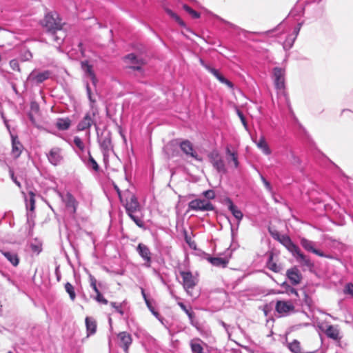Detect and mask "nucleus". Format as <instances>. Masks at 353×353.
Instances as JSON below:
<instances>
[{
	"label": "nucleus",
	"mask_w": 353,
	"mask_h": 353,
	"mask_svg": "<svg viewBox=\"0 0 353 353\" xmlns=\"http://www.w3.org/2000/svg\"><path fill=\"white\" fill-rule=\"evenodd\" d=\"M41 24L54 41L59 45L63 42L65 34L62 31L63 22L57 12L47 13L42 20Z\"/></svg>",
	"instance_id": "nucleus-1"
},
{
	"label": "nucleus",
	"mask_w": 353,
	"mask_h": 353,
	"mask_svg": "<svg viewBox=\"0 0 353 353\" xmlns=\"http://www.w3.org/2000/svg\"><path fill=\"white\" fill-rule=\"evenodd\" d=\"M124 203H121L124 206L127 214L139 228H144L145 223L143 219L135 214L141 209L137 196L129 191L124 194Z\"/></svg>",
	"instance_id": "nucleus-2"
},
{
	"label": "nucleus",
	"mask_w": 353,
	"mask_h": 353,
	"mask_svg": "<svg viewBox=\"0 0 353 353\" xmlns=\"http://www.w3.org/2000/svg\"><path fill=\"white\" fill-rule=\"evenodd\" d=\"M279 242L281 243L292 254L297 262L308 268L314 266V264L310 258L301 252L299 246L293 243L288 235L283 234Z\"/></svg>",
	"instance_id": "nucleus-3"
},
{
	"label": "nucleus",
	"mask_w": 353,
	"mask_h": 353,
	"mask_svg": "<svg viewBox=\"0 0 353 353\" xmlns=\"http://www.w3.org/2000/svg\"><path fill=\"white\" fill-rule=\"evenodd\" d=\"M98 143L103 154V161L106 163L108 162L110 153L114 152L111 132L105 131L100 136L98 135Z\"/></svg>",
	"instance_id": "nucleus-4"
},
{
	"label": "nucleus",
	"mask_w": 353,
	"mask_h": 353,
	"mask_svg": "<svg viewBox=\"0 0 353 353\" xmlns=\"http://www.w3.org/2000/svg\"><path fill=\"white\" fill-rule=\"evenodd\" d=\"M208 157L210 163L219 174L222 175L227 173L228 170L225 161L217 150L211 151L208 154Z\"/></svg>",
	"instance_id": "nucleus-5"
},
{
	"label": "nucleus",
	"mask_w": 353,
	"mask_h": 353,
	"mask_svg": "<svg viewBox=\"0 0 353 353\" xmlns=\"http://www.w3.org/2000/svg\"><path fill=\"white\" fill-rule=\"evenodd\" d=\"M180 275L185 291L189 296H193L192 292L199 283L198 278L194 276L190 271H180Z\"/></svg>",
	"instance_id": "nucleus-6"
},
{
	"label": "nucleus",
	"mask_w": 353,
	"mask_h": 353,
	"mask_svg": "<svg viewBox=\"0 0 353 353\" xmlns=\"http://www.w3.org/2000/svg\"><path fill=\"white\" fill-rule=\"evenodd\" d=\"M285 70L279 67H275L272 70V79L274 87L278 93H284Z\"/></svg>",
	"instance_id": "nucleus-7"
},
{
	"label": "nucleus",
	"mask_w": 353,
	"mask_h": 353,
	"mask_svg": "<svg viewBox=\"0 0 353 353\" xmlns=\"http://www.w3.org/2000/svg\"><path fill=\"white\" fill-rule=\"evenodd\" d=\"M188 209L194 211H212L214 206L208 200L196 199L189 202Z\"/></svg>",
	"instance_id": "nucleus-8"
},
{
	"label": "nucleus",
	"mask_w": 353,
	"mask_h": 353,
	"mask_svg": "<svg viewBox=\"0 0 353 353\" xmlns=\"http://www.w3.org/2000/svg\"><path fill=\"white\" fill-rule=\"evenodd\" d=\"M136 251L144 261V266L148 268H150L152 262V254L148 246L142 243H139L136 248Z\"/></svg>",
	"instance_id": "nucleus-9"
},
{
	"label": "nucleus",
	"mask_w": 353,
	"mask_h": 353,
	"mask_svg": "<svg viewBox=\"0 0 353 353\" xmlns=\"http://www.w3.org/2000/svg\"><path fill=\"white\" fill-rule=\"evenodd\" d=\"M201 65L205 68L209 72H210L214 77H216L221 83L226 85L229 88L233 89L234 84L232 81L227 79L223 74H221L219 71L211 67L210 65L205 63V62L203 59H200Z\"/></svg>",
	"instance_id": "nucleus-10"
},
{
	"label": "nucleus",
	"mask_w": 353,
	"mask_h": 353,
	"mask_svg": "<svg viewBox=\"0 0 353 353\" xmlns=\"http://www.w3.org/2000/svg\"><path fill=\"white\" fill-rule=\"evenodd\" d=\"M59 195L61 201L64 203L65 208L70 212V213L73 214H75L77 212L78 202L74 196L69 192H67L65 194L59 192Z\"/></svg>",
	"instance_id": "nucleus-11"
},
{
	"label": "nucleus",
	"mask_w": 353,
	"mask_h": 353,
	"mask_svg": "<svg viewBox=\"0 0 353 353\" xmlns=\"http://www.w3.org/2000/svg\"><path fill=\"white\" fill-rule=\"evenodd\" d=\"M97 113V110H92L91 112H87L84 117L79 121L77 125V130L79 131H83L89 129L92 125H95L94 117Z\"/></svg>",
	"instance_id": "nucleus-12"
},
{
	"label": "nucleus",
	"mask_w": 353,
	"mask_h": 353,
	"mask_svg": "<svg viewBox=\"0 0 353 353\" xmlns=\"http://www.w3.org/2000/svg\"><path fill=\"white\" fill-rule=\"evenodd\" d=\"M276 311L281 316H288L295 312V307L291 301H278L275 306Z\"/></svg>",
	"instance_id": "nucleus-13"
},
{
	"label": "nucleus",
	"mask_w": 353,
	"mask_h": 353,
	"mask_svg": "<svg viewBox=\"0 0 353 353\" xmlns=\"http://www.w3.org/2000/svg\"><path fill=\"white\" fill-rule=\"evenodd\" d=\"M79 158L84 163L85 166L90 171H94L98 172L100 170V167L97 162L94 160V159L91 155L90 151L88 150L87 155L85 154H79Z\"/></svg>",
	"instance_id": "nucleus-14"
},
{
	"label": "nucleus",
	"mask_w": 353,
	"mask_h": 353,
	"mask_svg": "<svg viewBox=\"0 0 353 353\" xmlns=\"http://www.w3.org/2000/svg\"><path fill=\"white\" fill-rule=\"evenodd\" d=\"M48 161L53 165H60L63 161L62 150L59 147H54L47 154Z\"/></svg>",
	"instance_id": "nucleus-15"
},
{
	"label": "nucleus",
	"mask_w": 353,
	"mask_h": 353,
	"mask_svg": "<svg viewBox=\"0 0 353 353\" xmlns=\"http://www.w3.org/2000/svg\"><path fill=\"white\" fill-rule=\"evenodd\" d=\"M301 245L309 252H312L319 256L328 258L329 256L324 254L322 251L316 249V243L308 240L305 238H302L300 240Z\"/></svg>",
	"instance_id": "nucleus-16"
},
{
	"label": "nucleus",
	"mask_w": 353,
	"mask_h": 353,
	"mask_svg": "<svg viewBox=\"0 0 353 353\" xmlns=\"http://www.w3.org/2000/svg\"><path fill=\"white\" fill-rule=\"evenodd\" d=\"M223 255L224 256H217V257H212L210 256L208 258V261L214 266L221 267V268H226L229 263V260L231 256V253L229 254H221L220 256Z\"/></svg>",
	"instance_id": "nucleus-17"
},
{
	"label": "nucleus",
	"mask_w": 353,
	"mask_h": 353,
	"mask_svg": "<svg viewBox=\"0 0 353 353\" xmlns=\"http://www.w3.org/2000/svg\"><path fill=\"white\" fill-rule=\"evenodd\" d=\"M181 151L187 156L191 157L196 160H200L199 155L194 150L192 143L188 140H183L179 145Z\"/></svg>",
	"instance_id": "nucleus-18"
},
{
	"label": "nucleus",
	"mask_w": 353,
	"mask_h": 353,
	"mask_svg": "<svg viewBox=\"0 0 353 353\" xmlns=\"http://www.w3.org/2000/svg\"><path fill=\"white\" fill-rule=\"evenodd\" d=\"M117 337L119 345L123 349L125 353H128V349L132 342L131 334L127 332H121L118 334Z\"/></svg>",
	"instance_id": "nucleus-19"
},
{
	"label": "nucleus",
	"mask_w": 353,
	"mask_h": 353,
	"mask_svg": "<svg viewBox=\"0 0 353 353\" xmlns=\"http://www.w3.org/2000/svg\"><path fill=\"white\" fill-rule=\"evenodd\" d=\"M50 74V73L48 70L41 72H37L34 70L29 74L28 80L39 84L49 79Z\"/></svg>",
	"instance_id": "nucleus-20"
},
{
	"label": "nucleus",
	"mask_w": 353,
	"mask_h": 353,
	"mask_svg": "<svg viewBox=\"0 0 353 353\" xmlns=\"http://www.w3.org/2000/svg\"><path fill=\"white\" fill-rule=\"evenodd\" d=\"M231 147V145H228L225 147V154L227 156V160L229 163L232 161L233 163L234 167L235 168H238L240 164L239 161V154L237 150H232Z\"/></svg>",
	"instance_id": "nucleus-21"
},
{
	"label": "nucleus",
	"mask_w": 353,
	"mask_h": 353,
	"mask_svg": "<svg viewBox=\"0 0 353 353\" xmlns=\"http://www.w3.org/2000/svg\"><path fill=\"white\" fill-rule=\"evenodd\" d=\"M286 275L292 285L299 284L302 279L301 274L296 267L288 270Z\"/></svg>",
	"instance_id": "nucleus-22"
},
{
	"label": "nucleus",
	"mask_w": 353,
	"mask_h": 353,
	"mask_svg": "<svg viewBox=\"0 0 353 353\" xmlns=\"http://www.w3.org/2000/svg\"><path fill=\"white\" fill-rule=\"evenodd\" d=\"M12 139V155L14 159H17L20 157L22 150L23 148L21 142L18 140L17 136L11 134Z\"/></svg>",
	"instance_id": "nucleus-23"
},
{
	"label": "nucleus",
	"mask_w": 353,
	"mask_h": 353,
	"mask_svg": "<svg viewBox=\"0 0 353 353\" xmlns=\"http://www.w3.org/2000/svg\"><path fill=\"white\" fill-rule=\"evenodd\" d=\"M225 203L228 205V210L235 219L240 221L243 219V214L242 212L234 204L232 200L230 198H226L225 199Z\"/></svg>",
	"instance_id": "nucleus-24"
},
{
	"label": "nucleus",
	"mask_w": 353,
	"mask_h": 353,
	"mask_svg": "<svg viewBox=\"0 0 353 353\" xmlns=\"http://www.w3.org/2000/svg\"><path fill=\"white\" fill-rule=\"evenodd\" d=\"M252 141L256 143L258 148L260 149L264 154H271L272 151L263 136H261L258 141L252 138Z\"/></svg>",
	"instance_id": "nucleus-25"
},
{
	"label": "nucleus",
	"mask_w": 353,
	"mask_h": 353,
	"mask_svg": "<svg viewBox=\"0 0 353 353\" xmlns=\"http://www.w3.org/2000/svg\"><path fill=\"white\" fill-rule=\"evenodd\" d=\"M85 326H86L88 336L95 334V332L97 331L96 321L92 317L87 316L85 318Z\"/></svg>",
	"instance_id": "nucleus-26"
},
{
	"label": "nucleus",
	"mask_w": 353,
	"mask_h": 353,
	"mask_svg": "<svg viewBox=\"0 0 353 353\" xmlns=\"http://www.w3.org/2000/svg\"><path fill=\"white\" fill-rule=\"evenodd\" d=\"M5 258L14 266H17L19 263L18 254L12 251H5L2 252Z\"/></svg>",
	"instance_id": "nucleus-27"
},
{
	"label": "nucleus",
	"mask_w": 353,
	"mask_h": 353,
	"mask_svg": "<svg viewBox=\"0 0 353 353\" xmlns=\"http://www.w3.org/2000/svg\"><path fill=\"white\" fill-rule=\"evenodd\" d=\"M325 334L328 338L335 341H339L341 339L339 329L333 325H329L327 327Z\"/></svg>",
	"instance_id": "nucleus-28"
},
{
	"label": "nucleus",
	"mask_w": 353,
	"mask_h": 353,
	"mask_svg": "<svg viewBox=\"0 0 353 353\" xmlns=\"http://www.w3.org/2000/svg\"><path fill=\"white\" fill-rule=\"evenodd\" d=\"M71 125V120L68 117L59 118L56 123V127L59 130H67Z\"/></svg>",
	"instance_id": "nucleus-29"
},
{
	"label": "nucleus",
	"mask_w": 353,
	"mask_h": 353,
	"mask_svg": "<svg viewBox=\"0 0 353 353\" xmlns=\"http://www.w3.org/2000/svg\"><path fill=\"white\" fill-rule=\"evenodd\" d=\"M273 258V252L269 253L268 259L266 263L267 268L274 272H279L281 270V268L274 261Z\"/></svg>",
	"instance_id": "nucleus-30"
},
{
	"label": "nucleus",
	"mask_w": 353,
	"mask_h": 353,
	"mask_svg": "<svg viewBox=\"0 0 353 353\" xmlns=\"http://www.w3.org/2000/svg\"><path fill=\"white\" fill-rule=\"evenodd\" d=\"M288 349L292 353H315V352H303L301 351V343L296 340L294 339L291 343H288Z\"/></svg>",
	"instance_id": "nucleus-31"
},
{
	"label": "nucleus",
	"mask_w": 353,
	"mask_h": 353,
	"mask_svg": "<svg viewBox=\"0 0 353 353\" xmlns=\"http://www.w3.org/2000/svg\"><path fill=\"white\" fill-rule=\"evenodd\" d=\"M298 34H296L295 32H294V31L292 32V34H288L283 42V48L285 50L290 49L293 46V44Z\"/></svg>",
	"instance_id": "nucleus-32"
},
{
	"label": "nucleus",
	"mask_w": 353,
	"mask_h": 353,
	"mask_svg": "<svg viewBox=\"0 0 353 353\" xmlns=\"http://www.w3.org/2000/svg\"><path fill=\"white\" fill-rule=\"evenodd\" d=\"M81 66H82V68L85 71V72L90 75L92 83L94 84H95L96 77L92 70V65L90 64H89L88 61H85L81 62Z\"/></svg>",
	"instance_id": "nucleus-33"
},
{
	"label": "nucleus",
	"mask_w": 353,
	"mask_h": 353,
	"mask_svg": "<svg viewBox=\"0 0 353 353\" xmlns=\"http://www.w3.org/2000/svg\"><path fill=\"white\" fill-rule=\"evenodd\" d=\"M29 247L31 252L37 255L42 251V243L37 239L30 243Z\"/></svg>",
	"instance_id": "nucleus-34"
},
{
	"label": "nucleus",
	"mask_w": 353,
	"mask_h": 353,
	"mask_svg": "<svg viewBox=\"0 0 353 353\" xmlns=\"http://www.w3.org/2000/svg\"><path fill=\"white\" fill-rule=\"evenodd\" d=\"M29 195V199H26V209L27 212H34V208H35V194L30 191L28 193Z\"/></svg>",
	"instance_id": "nucleus-35"
},
{
	"label": "nucleus",
	"mask_w": 353,
	"mask_h": 353,
	"mask_svg": "<svg viewBox=\"0 0 353 353\" xmlns=\"http://www.w3.org/2000/svg\"><path fill=\"white\" fill-rule=\"evenodd\" d=\"M178 305L181 308V310L184 311L185 313L188 315L190 323L192 325L195 326L196 325L194 323V319L195 317L194 312H192L191 310L188 309L186 305L182 302H179Z\"/></svg>",
	"instance_id": "nucleus-36"
},
{
	"label": "nucleus",
	"mask_w": 353,
	"mask_h": 353,
	"mask_svg": "<svg viewBox=\"0 0 353 353\" xmlns=\"http://www.w3.org/2000/svg\"><path fill=\"white\" fill-rule=\"evenodd\" d=\"M166 13L173 19L175 20V21L181 27H185V22L180 18V17L174 12L172 10L169 8L165 9Z\"/></svg>",
	"instance_id": "nucleus-37"
},
{
	"label": "nucleus",
	"mask_w": 353,
	"mask_h": 353,
	"mask_svg": "<svg viewBox=\"0 0 353 353\" xmlns=\"http://www.w3.org/2000/svg\"><path fill=\"white\" fill-rule=\"evenodd\" d=\"M26 216H27V222H26V224L28 225L29 227V234L30 235H32L31 232L33 230V228L34 226V212H27L26 213Z\"/></svg>",
	"instance_id": "nucleus-38"
},
{
	"label": "nucleus",
	"mask_w": 353,
	"mask_h": 353,
	"mask_svg": "<svg viewBox=\"0 0 353 353\" xmlns=\"http://www.w3.org/2000/svg\"><path fill=\"white\" fill-rule=\"evenodd\" d=\"M65 290L66 292L69 294L70 299L72 301H74L76 298V293L74 286L70 283L67 282L65 284Z\"/></svg>",
	"instance_id": "nucleus-39"
},
{
	"label": "nucleus",
	"mask_w": 353,
	"mask_h": 353,
	"mask_svg": "<svg viewBox=\"0 0 353 353\" xmlns=\"http://www.w3.org/2000/svg\"><path fill=\"white\" fill-rule=\"evenodd\" d=\"M75 146L82 152L85 150V144L79 137H74L73 140Z\"/></svg>",
	"instance_id": "nucleus-40"
},
{
	"label": "nucleus",
	"mask_w": 353,
	"mask_h": 353,
	"mask_svg": "<svg viewBox=\"0 0 353 353\" xmlns=\"http://www.w3.org/2000/svg\"><path fill=\"white\" fill-rule=\"evenodd\" d=\"M94 292L96 293V296L94 297V299H95L99 303L104 305H107L108 303V301L103 297L99 289H97V291Z\"/></svg>",
	"instance_id": "nucleus-41"
},
{
	"label": "nucleus",
	"mask_w": 353,
	"mask_h": 353,
	"mask_svg": "<svg viewBox=\"0 0 353 353\" xmlns=\"http://www.w3.org/2000/svg\"><path fill=\"white\" fill-rule=\"evenodd\" d=\"M343 292L344 294L350 295L353 297V283H346L343 288Z\"/></svg>",
	"instance_id": "nucleus-42"
},
{
	"label": "nucleus",
	"mask_w": 353,
	"mask_h": 353,
	"mask_svg": "<svg viewBox=\"0 0 353 353\" xmlns=\"http://www.w3.org/2000/svg\"><path fill=\"white\" fill-rule=\"evenodd\" d=\"M86 92H87V95H88V99L90 103V107L93 110L94 104L96 102V100L94 99H93V97L92 96L91 88L88 83L86 84Z\"/></svg>",
	"instance_id": "nucleus-43"
},
{
	"label": "nucleus",
	"mask_w": 353,
	"mask_h": 353,
	"mask_svg": "<svg viewBox=\"0 0 353 353\" xmlns=\"http://www.w3.org/2000/svg\"><path fill=\"white\" fill-rule=\"evenodd\" d=\"M110 304L111 307L115 310V312H117L121 316L124 314V310H123V307L121 306V305L117 302H110Z\"/></svg>",
	"instance_id": "nucleus-44"
},
{
	"label": "nucleus",
	"mask_w": 353,
	"mask_h": 353,
	"mask_svg": "<svg viewBox=\"0 0 353 353\" xmlns=\"http://www.w3.org/2000/svg\"><path fill=\"white\" fill-rule=\"evenodd\" d=\"M236 114H237L238 117H239V119H241V121L243 127L248 131V123H247V121H246V119H245V117L243 113L239 109H236Z\"/></svg>",
	"instance_id": "nucleus-45"
},
{
	"label": "nucleus",
	"mask_w": 353,
	"mask_h": 353,
	"mask_svg": "<svg viewBox=\"0 0 353 353\" xmlns=\"http://www.w3.org/2000/svg\"><path fill=\"white\" fill-rule=\"evenodd\" d=\"M9 174L12 181L19 188H21V183L18 181L17 178L14 176V172L12 168H9Z\"/></svg>",
	"instance_id": "nucleus-46"
},
{
	"label": "nucleus",
	"mask_w": 353,
	"mask_h": 353,
	"mask_svg": "<svg viewBox=\"0 0 353 353\" xmlns=\"http://www.w3.org/2000/svg\"><path fill=\"white\" fill-rule=\"evenodd\" d=\"M303 11L304 8L302 6H296L291 10L290 14L293 16L301 15L303 13Z\"/></svg>",
	"instance_id": "nucleus-47"
},
{
	"label": "nucleus",
	"mask_w": 353,
	"mask_h": 353,
	"mask_svg": "<svg viewBox=\"0 0 353 353\" xmlns=\"http://www.w3.org/2000/svg\"><path fill=\"white\" fill-rule=\"evenodd\" d=\"M203 195L208 200L215 198V192L212 190H205L203 192Z\"/></svg>",
	"instance_id": "nucleus-48"
},
{
	"label": "nucleus",
	"mask_w": 353,
	"mask_h": 353,
	"mask_svg": "<svg viewBox=\"0 0 353 353\" xmlns=\"http://www.w3.org/2000/svg\"><path fill=\"white\" fill-rule=\"evenodd\" d=\"M125 61H128V62H130V63H137V56L133 54V53H130V54H127L125 57Z\"/></svg>",
	"instance_id": "nucleus-49"
},
{
	"label": "nucleus",
	"mask_w": 353,
	"mask_h": 353,
	"mask_svg": "<svg viewBox=\"0 0 353 353\" xmlns=\"http://www.w3.org/2000/svg\"><path fill=\"white\" fill-rule=\"evenodd\" d=\"M89 281L91 288L94 291H97V279L92 274L89 275Z\"/></svg>",
	"instance_id": "nucleus-50"
},
{
	"label": "nucleus",
	"mask_w": 353,
	"mask_h": 353,
	"mask_svg": "<svg viewBox=\"0 0 353 353\" xmlns=\"http://www.w3.org/2000/svg\"><path fill=\"white\" fill-rule=\"evenodd\" d=\"M260 178L263 183L265 188L269 191L271 192L272 188L270 183L263 176V174H260Z\"/></svg>",
	"instance_id": "nucleus-51"
},
{
	"label": "nucleus",
	"mask_w": 353,
	"mask_h": 353,
	"mask_svg": "<svg viewBox=\"0 0 353 353\" xmlns=\"http://www.w3.org/2000/svg\"><path fill=\"white\" fill-rule=\"evenodd\" d=\"M154 303L155 302L153 300L146 301L145 304L151 313L156 310L154 307Z\"/></svg>",
	"instance_id": "nucleus-52"
},
{
	"label": "nucleus",
	"mask_w": 353,
	"mask_h": 353,
	"mask_svg": "<svg viewBox=\"0 0 353 353\" xmlns=\"http://www.w3.org/2000/svg\"><path fill=\"white\" fill-rule=\"evenodd\" d=\"M185 241L189 245V246L191 248H194V249L196 248V243H195V242L192 241L191 240V238L190 236H188V235L185 236Z\"/></svg>",
	"instance_id": "nucleus-53"
},
{
	"label": "nucleus",
	"mask_w": 353,
	"mask_h": 353,
	"mask_svg": "<svg viewBox=\"0 0 353 353\" xmlns=\"http://www.w3.org/2000/svg\"><path fill=\"white\" fill-rule=\"evenodd\" d=\"M223 23H225V24H227L230 28L234 29V30H239V31H241V32H244L243 30L241 29L239 27H238L237 26L229 22V21H225V20H222Z\"/></svg>",
	"instance_id": "nucleus-54"
},
{
	"label": "nucleus",
	"mask_w": 353,
	"mask_h": 353,
	"mask_svg": "<svg viewBox=\"0 0 353 353\" xmlns=\"http://www.w3.org/2000/svg\"><path fill=\"white\" fill-rule=\"evenodd\" d=\"M270 234L272 236V237L274 239V240H276V241H279V239H281V236H283V234H281L278 231H270Z\"/></svg>",
	"instance_id": "nucleus-55"
},
{
	"label": "nucleus",
	"mask_w": 353,
	"mask_h": 353,
	"mask_svg": "<svg viewBox=\"0 0 353 353\" xmlns=\"http://www.w3.org/2000/svg\"><path fill=\"white\" fill-rule=\"evenodd\" d=\"M10 65L14 70H18V71L20 70L19 63H17V61H15V60L10 61Z\"/></svg>",
	"instance_id": "nucleus-56"
},
{
	"label": "nucleus",
	"mask_w": 353,
	"mask_h": 353,
	"mask_svg": "<svg viewBox=\"0 0 353 353\" xmlns=\"http://www.w3.org/2000/svg\"><path fill=\"white\" fill-rule=\"evenodd\" d=\"M54 274H55V276H56L57 281H60L61 278V272L59 270V265L56 267L55 271H54Z\"/></svg>",
	"instance_id": "nucleus-57"
},
{
	"label": "nucleus",
	"mask_w": 353,
	"mask_h": 353,
	"mask_svg": "<svg viewBox=\"0 0 353 353\" xmlns=\"http://www.w3.org/2000/svg\"><path fill=\"white\" fill-rule=\"evenodd\" d=\"M114 188L117 191V193L118 194V196L120 199L121 203H124V198H125L124 195L123 196L121 195V192L117 185L114 187Z\"/></svg>",
	"instance_id": "nucleus-58"
},
{
	"label": "nucleus",
	"mask_w": 353,
	"mask_h": 353,
	"mask_svg": "<svg viewBox=\"0 0 353 353\" xmlns=\"http://www.w3.org/2000/svg\"><path fill=\"white\" fill-rule=\"evenodd\" d=\"M189 14L191 15V17H192L193 19H199V18H200V17H201L200 13H199V12H196V10H192L191 11V12H190Z\"/></svg>",
	"instance_id": "nucleus-59"
},
{
	"label": "nucleus",
	"mask_w": 353,
	"mask_h": 353,
	"mask_svg": "<svg viewBox=\"0 0 353 353\" xmlns=\"http://www.w3.org/2000/svg\"><path fill=\"white\" fill-rule=\"evenodd\" d=\"M152 314L159 321H164L165 319L162 317L160 314L155 310L154 312H152Z\"/></svg>",
	"instance_id": "nucleus-60"
},
{
	"label": "nucleus",
	"mask_w": 353,
	"mask_h": 353,
	"mask_svg": "<svg viewBox=\"0 0 353 353\" xmlns=\"http://www.w3.org/2000/svg\"><path fill=\"white\" fill-rule=\"evenodd\" d=\"M302 26L303 22L298 23L297 26L294 28L293 31L296 34H299Z\"/></svg>",
	"instance_id": "nucleus-61"
},
{
	"label": "nucleus",
	"mask_w": 353,
	"mask_h": 353,
	"mask_svg": "<svg viewBox=\"0 0 353 353\" xmlns=\"http://www.w3.org/2000/svg\"><path fill=\"white\" fill-rule=\"evenodd\" d=\"M141 292L145 303H146V301H150V299L148 297V295L146 294L144 288H141Z\"/></svg>",
	"instance_id": "nucleus-62"
},
{
	"label": "nucleus",
	"mask_w": 353,
	"mask_h": 353,
	"mask_svg": "<svg viewBox=\"0 0 353 353\" xmlns=\"http://www.w3.org/2000/svg\"><path fill=\"white\" fill-rule=\"evenodd\" d=\"M183 8L184 9V10H185L188 13L191 12V11L193 10L192 8H190L187 4H183Z\"/></svg>",
	"instance_id": "nucleus-63"
},
{
	"label": "nucleus",
	"mask_w": 353,
	"mask_h": 353,
	"mask_svg": "<svg viewBox=\"0 0 353 353\" xmlns=\"http://www.w3.org/2000/svg\"><path fill=\"white\" fill-rule=\"evenodd\" d=\"M78 47H79V50H80L81 54H84V50H83V43L81 42H80L79 43Z\"/></svg>",
	"instance_id": "nucleus-64"
}]
</instances>
